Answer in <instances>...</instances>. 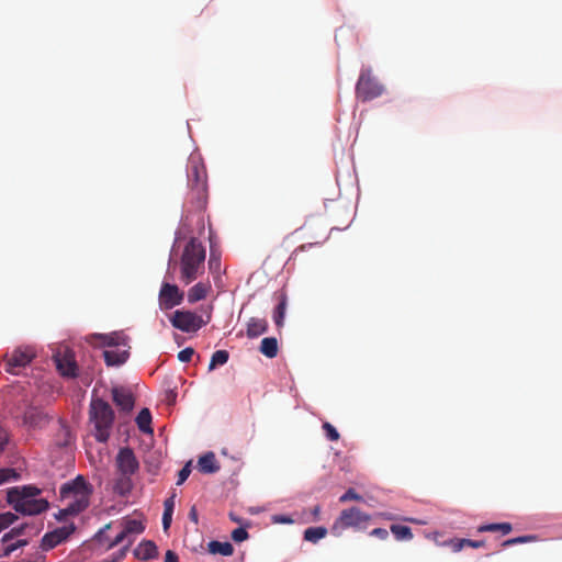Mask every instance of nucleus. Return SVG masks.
<instances>
[{"label":"nucleus","mask_w":562,"mask_h":562,"mask_svg":"<svg viewBox=\"0 0 562 562\" xmlns=\"http://www.w3.org/2000/svg\"><path fill=\"white\" fill-rule=\"evenodd\" d=\"M191 464L192 462L189 461L178 473V480L177 485H181L186 482V480L189 477L191 473Z\"/></svg>","instance_id":"nucleus-44"},{"label":"nucleus","mask_w":562,"mask_h":562,"mask_svg":"<svg viewBox=\"0 0 562 562\" xmlns=\"http://www.w3.org/2000/svg\"><path fill=\"white\" fill-rule=\"evenodd\" d=\"M97 337L101 340V345L103 346L113 347L120 344V336L117 334L98 335Z\"/></svg>","instance_id":"nucleus-38"},{"label":"nucleus","mask_w":562,"mask_h":562,"mask_svg":"<svg viewBox=\"0 0 562 562\" xmlns=\"http://www.w3.org/2000/svg\"><path fill=\"white\" fill-rule=\"evenodd\" d=\"M205 249L201 243L192 238L184 247L181 257V280L189 284L194 281L203 269Z\"/></svg>","instance_id":"nucleus-3"},{"label":"nucleus","mask_w":562,"mask_h":562,"mask_svg":"<svg viewBox=\"0 0 562 562\" xmlns=\"http://www.w3.org/2000/svg\"><path fill=\"white\" fill-rule=\"evenodd\" d=\"M190 516H191V518H192L193 520H195V521H196V514H195V509H194V508H192V509H191V512H190Z\"/></svg>","instance_id":"nucleus-56"},{"label":"nucleus","mask_w":562,"mask_h":562,"mask_svg":"<svg viewBox=\"0 0 562 562\" xmlns=\"http://www.w3.org/2000/svg\"><path fill=\"white\" fill-rule=\"evenodd\" d=\"M112 397L115 405L124 412L133 409L135 400L132 392L123 386H115L112 389Z\"/></svg>","instance_id":"nucleus-15"},{"label":"nucleus","mask_w":562,"mask_h":562,"mask_svg":"<svg viewBox=\"0 0 562 562\" xmlns=\"http://www.w3.org/2000/svg\"><path fill=\"white\" fill-rule=\"evenodd\" d=\"M90 418L94 424L95 439L105 442L114 422V412L110 404L101 398L92 400L90 404Z\"/></svg>","instance_id":"nucleus-4"},{"label":"nucleus","mask_w":562,"mask_h":562,"mask_svg":"<svg viewBox=\"0 0 562 562\" xmlns=\"http://www.w3.org/2000/svg\"><path fill=\"white\" fill-rule=\"evenodd\" d=\"M210 319V315H207L206 319H203L202 316L194 312L184 310H177L169 317L171 325L183 333H195L205 326Z\"/></svg>","instance_id":"nucleus-8"},{"label":"nucleus","mask_w":562,"mask_h":562,"mask_svg":"<svg viewBox=\"0 0 562 562\" xmlns=\"http://www.w3.org/2000/svg\"><path fill=\"white\" fill-rule=\"evenodd\" d=\"M323 429L325 431V435L326 437L330 440V441H337L339 440V432L337 431V429L328 422H325L323 424Z\"/></svg>","instance_id":"nucleus-41"},{"label":"nucleus","mask_w":562,"mask_h":562,"mask_svg":"<svg viewBox=\"0 0 562 562\" xmlns=\"http://www.w3.org/2000/svg\"><path fill=\"white\" fill-rule=\"evenodd\" d=\"M133 488L131 477H124V474H120L114 484V492L121 496L127 495Z\"/></svg>","instance_id":"nucleus-26"},{"label":"nucleus","mask_w":562,"mask_h":562,"mask_svg":"<svg viewBox=\"0 0 562 562\" xmlns=\"http://www.w3.org/2000/svg\"><path fill=\"white\" fill-rule=\"evenodd\" d=\"M272 521L276 524H292L293 519L285 515H274Z\"/></svg>","instance_id":"nucleus-50"},{"label":"nucleus","mask_w":562,"mask_h":562,"mask_svg":"<svg viewBox=\"0 0 562 562\" xmlns=\"http://www.w3.org/2000/svg\"><path fill=\"white\" fill-rule=\"evenodd\" d=\"M54 361L58 372L63 376L76 378L78 375V367L75 360V355L71 350H59L54 355Z\"/></svg>","instance_id":"nucleus-11"},{"label":"nucleus","mask_w":562,"mask_h":562,"mask_svg":"<svg viewBox=\"0 0 562 562\" xmlns=\"http://www.w3.org/2000/svg\"><path fill=\"white\" fill-rule=\"evenodd\" d=\"M35 357L36 351L32 346H19L4 356L3 368L5 372L18 375Z\"/></svg>","instance_id":"nucleus-7"},{"label":"nucleus","mask_w":562,"mask_h":562,"mask_svg":"<svg viewBox=\"0 0 562 562\" xmlns=\"http://www.w3.org/2000/svg\"><path fill=\"white\" fill-rule=\"evenodd\" d=\"M136 424L138 429L144 434H153V428L150 426L151 424V414L148 408H143L137 417H136Z\"/></svg>","instance_id":"nucleus-23"},{"label":"nucleus","mask_w":562,"mask_h":562,"mask_svg":"<svg viewBox=\"0 0 562 562\" xmlns=\"http://www.w3.org/2000/svg\"><path fill=\"white\" fill-rule=\"evenodd\" d=\"M362 496L360 494H358L353 488H349L340 497H339V502L340 503H346V502H349V501H357V502H360L362 501Z\"/></svg>","instance_id":"nucleus-43"},{"label":"nucleus","mask_w":562,"mask_h":562,"mask_svg":"<svg viewBox=\"0 0 562 562\" xmlns=\"http://www.w3.org/2000/svg\"><path fill=\"white\" fill-rule=\"evenodd\" d=\"M325 527H310L304 531V540L316 543L327 535Z\"/></svg>","instance_id":"nucleus-29"},{"label":"nucleus","mask_w":562,"mask_h":562,"mask_svg":"<svg viewBox=\"0 0 562 562\" xmlns=\"http://www.w3.org/2000/svg\"><path fill=\"white\" fill-rule=\"evenodd\" d=\"M391 532L397 540H411L413 538L412 529L404 525H392Z\"/></svg>","instance_id":"nucleus-30"},{"label":"nucleus","mask_w":562,"mask_h":562,"mask_svg":"<svg viewBox=\"0 0 562 562\" xmlns=\"http://www.w3.org/2000/svg\"><path fill=\"white\" fill-rule=\"evenodd\" d=\"M132 543L133 540H128V543H124L117 552H115L111 558L104 560L103 562H122L125 559Z\"/></svg>","instance_id":"nucleus-33"},{"label":"nucleus","mask_w":562,"mask_h":562,"mask_svg":"<svg viewBox=\"0 0 562 562\" xmlns=\"http://www.w3.org/2000/svg\"><path fill=\"white\" fill-rule=\"evenodd\" d=\"M7 442H8V434L2 427H0V452L4 449Z\"/></svg>","instance_id":"nucleus-53"},{"label":"nucleus","mask_w":562,"mask_h":562,"mask_svg":"<svg viewBox=\"0 0 562 562\" xmlns=\"http://www.w3.org/2000/svg\"><path fill=\"white\" fill-rule=\"evenodd\" d=\"M112 526V522L106 524L103 528H101L93 537V540L98 543L101 550H103V544L111 541L106 536L105 531L109 530Z\"/></svg>","instance_id":"nucleus-35"},{"label":"nucleus","mask_w":562,"mask_h":562,"mask_svg":"<svg viewBox=\"0 0 562 562\" xmlns=\"http://www.w3.org/2000/svg\"><path fill=\"white\" fill-rule=\"evenodd\" d=\"M76 515H77L76 513H70V510H68V505L66 504V506L64 508H61L55 515V517H56L57 520H64L68 516H76Z\"/></svg>","instance_id":"nucleus-49"},{"label":"nucleus","mask_w":562,"mask_h":562,"mask_svg":"<svg viewBox=\"0 0 562 562\" xmlns=\"http://www.w3.org/2000/svg\"><path fill=\"white\" fill-rule=\"evenodd\" d=\"M513 530V526L509 522H497V524H487L482 525L477 528L479 532H501L502 535H508Z\"/></svg>","instance_id":"nucleus-24"},{"label":"nucleus","mask_w":562,"mask_h":562,"mask_svg":"<svg viewBox=\"0 0 562 562\" xmlns=\"http://www.w3.org/2000/svg\"><path fill=\"white\" fill-rule=\"evenodd\" d=\"M229 355L226 350H217L212 355L209 370H214L217 366H223L227 362Z\"/></svg>","instance_id":"nucleus-31"},{"label":"nucleus","mask_w":562,"mask_h":562,"mask_svg":"<svg viewBox=\"0 0 562 562\" xmlns=\"http://www.w3.org/2000/svg\"><path fill=\"white\" fill-rule=\"evenodd\" d=\"M158 301L161 310H171L182 303L183 293L176 284L165 282L161 284Z\"/></svg>","instance_id":"nucleus-12"},{"label":"nucleus","mask_w":562,"mask_h":562,"mask_svg":"<svg viewBox=\"0 0 562 562\" xmlns=\"http://www.w3.org/2000/svg\"><path fill=\"white\" fill-rule=\"evenodd\" d=\"M259 351L269 359H273L278 356L279 345L274 337H266L261 340Z\"/></svg>","instance_id":"nucleus-19"},{"label":"nucleus","mask_w":562,"mask_h":562,"mask_svg":"<svg viewBox=\"0 0 562 562\" xmlns=\"http://www.w3.org/2000/svg\"><path fill=\"white\" fill-rule=\"evenodd\" d=\"M209 552L212 554H220L223 557H229L234 552V548L229 542H220L216 540L210 541L207 544Z\"/></svg>","instance_id":"nucleus-21"},{"label":"nucleus","mask_w":562,"mask_h":562,"mask_svg":"<svg viewBox=\"0 0 562 562\" xmlns=\"http://www.w3.org/2000/svg\"><path fill=\"white\" fill-rule=\"evenodd\" d=\"M383 91V86L373 77L371 69H362L356 85L357 98L367 102L380 97Z\"/></svg>","instance_id":"nucleus-9"},{"label":"nucleus","mask_w":562,"mask_h":562,"mask_svg":"<svg viewBox=\"0 0 562 562\" xmlns=\"http://www.w3.org/2000/svg\"><path fill=\"white\" fill-rule=\"evenodd\" d=\"M18 519V516L13 513L7 512L0 514V532L11 526L15 520Z\"/></svg>","instance_id":"nucleus-37"},{"label":"nucleus","mask_w":562,"mask_h":562,"mask_svg":"<svg viewBox=\"0 0 562 562\" xmlns=\"http://www.w3.org/2000/svg\"><path fill=\"white\" fill-rule=\"evenodd\" d=\"M187 202L193 211H203L207 205V172L203 159L198 154L190 155L187 164Z\"/></svg>","instance_id":"nucleus-1"},{"label":"nucleus","mask_w":562,"mask_h":562,"mask_svg":"<svg viewBox=\"0 0 562 562\" xmlns=\"http://www.w3.org/2000/svg\"><path fill=\"white\" fill-rule=\"evenodd\" d=\"M19 474L14 469H1L0 470V485L10 482L11 480H16Z\"/></svg>","instance_id":"nucleus-40"},{"label":"nucleus","mask_w":562,"mask_h":562,"mask_svg":"<svg viewBox=\"0 0 562 562\" xmlns=\"http://www.w3.org/2000/svg\"><path fill=\"white\" fill-rule=\"evenodd\" d=\"M24 529H25V526H20V527L12 528L9 532H7L2 537V539H1L2 544L7 543V542H10L13 538L23 535Z\"/></svg>","instance_id":"nucleus-42"},{"label":"nucleus","mask_w":562,"mask_h":562,"mask_svg":"<svg viewBox=\"0 0 562 562\" xmlns=\"http://www.w3.org/2000/svg\"><path fill=\"white\" fill-rule=\"evenodd\" d=\"M288 305V297L284 293L280 295L279 303L273 312V321L278 328H281L284 324V316Z\"/></svg>","instance_id":"nucleus-22"},{"label":"nucleus","mask_w":562,"mask_h":562,"mask_svg":"<svg viewBox=\"0 0 562 562\" xmlns=\"http://www.w3.org/2000/svg\"><path fill=\"white\" fill-rule=\"evenodd\" d=\"M229 516L234 521L240 522V519H238L237 516H234L233 514H229Z\"/></svg>","instance_id":"nucleus-57"},{"label":"nucleus","mask_w":562,"mask_h":562,"mask_svg":"<svg viewBox=\"0 0 562 562\" xmlns=\"http://www.w3.org/2000/svg\"><path fill=\"white\" fill-rule=\"evenodd\" d=\"M193 355H194V349L191 347H187V348L182 349L181 351H179L178 359L181 362H189L192 359Z\"/></svg>","instance_id":"nucleus-46"},{"label":"nucleus","mask_w":562,"mask_h":562,"mask_svg":"<svg viewBox=\"0 0 562 562\" xmlns=\"http://www.w3.org/2000/svg\"><path fill=\"white\" fill-rule=\"evenodd\" d=\"M171 520H172V514L164 512V514H162V527H164L165 531H167L170 528Z\"/></svg>","instance_id":"nucleus-52"},{"label":"nucleus","mask_w":562,"mask_h":562,"mask_svg":"<svg viewBox=\"0 0 562 562\" xmlns=\"http://www.w3.org/2000/svg\"><path fill=\"white\" fill-rule=\"evenodd\" d=\"M210 290H211V285L209 283L199 282V283L194 284L188 291V302L195 303L198 301L205 299Z\"/></svg>","instance_id":"nucleus-18"},{"label":"nucleus","mask_w":562,"mask_h":562,"mask_svg":"<svg viewBox=\"0 0 562 562\" xmlns=\"http://www.w3.org/2000/svg\"><path fill=\"white\" fill-rule=\"evenodd\" d=\"M199 471L202 473H215L220 470V465L217 464L215 454L213 452H207L199 458L198 461Z\"/></svg>","instance_id":"nucleus-17"},{"label":"nucleus","mask_w":562,"mask_h":562,"mask_svg":"<svg viewBox=\"0 0 562 562\" xmlns=\"http://www.w3.org/2000/svg\"><path fill=\"white\" fill-rule=\"evenodd\" d=\"M27 544V540H18L16 542H12V543H4L3 546V552L0 554V557H3V558H7L9 557L13 551H15L18 548L20 547H23V546H26Z\"/></svg>","instance_id":"nucleus-36"},{"label":"nucleus","mask_w":562,"mask_h":562,"mask_svg":"<svg viewBox=\"0 0 562 562\" xmlns=\"http://www.w3.org/2000/svg\"><path fill=\"white\" fill-rule=\"evenodd\" d=\"M18 493L23 498H36L41 494V490L34 485H25L22 487H18Z\"/></svg>","instance_id":"nucleus-34"},{"label":"nucleus","mask_w":562,"mask_h":562,"mask_svg":"<svg viewBox=\"0 0 562 562\" xmlns=\"http://www.w3.org/2000/svg\"><path fill=\"white\" fill-rule=\"evenodd\" d=\"M50 419L52 417L43 409L29 406L22 415V425L29 429H42Z\"/></svg>","instance_id":"nucleus-14"},{"label":"nucleus","mask_w":562,"mask_h":562,"mask_svg":"<svg viewBox=\"0 0 562 562\" xmlns=\"http://www.w3.org/2000/svg\"><path fill=\"white\" fill-rule=\"evenodd\" d=\"M176 494L173 493L170 497L164 502V512L173 514Z\"/></svg>","instance_id":"nucleus-47"},{"label":"nucleus","mask_w":562,"mask_h":562,"mask_svg":"<svg viewBox=\"0 0 562 562\" xmlns=\"http://www.w3.org/2000/svg\"><path fill=\"white\" fill-rule=\"evenodd\" d=\"M451 546H452V550H453L454 552H459V551H461V550L463 549V547H465V544H464V542H463V539L458 540V541H457V542H454V543H451Z\"/></svg>","instance_id":"nucleus-55"},{"label":"nucleus","mask_w":562,"mask_h":562,"mask_svg":"<svg viewBox=\"0 0 562 562\" xmlns=\"http://www.w3.org/2000/svg\"><path fill=\"white\" fill-rule=\"evenodd\" d=\"M71 440H72V436H71L70 429L66 425L60 424V426L56 432V438H55L56 445L58 447H67L71 443Z\"/></svg>","instance_id":"nucleus-27"},{"label":"nucleus","mask_w":562,"mask_h":562,"mask_svg":"<svg viewBox=\"0 0 562 562\" xmlns=\"http://www.w3.org/2000/svg\"><path fill=\"white\" fill-rule=\"evenodd\" d=\"M10 414H11V416H12V417H15V418H18V417H19V415H18V412H16V411H11V412H10Z\"/></svg>","instance_id":"nucleus-58"},{"label":"nucleus","mask_w":562,"mask_h":562,"mask_svg":"<svg viewBox=\"0 0 562 562\" xmlns=\"http://www.w3.org/2000/svg\"><path fill=\"white\" fill-rule=\"evenodd\" d=\"M370 520L371 516L369 514L362 512L356 506H352L340 512L330 530L335 536H340L344 530L349 528L360 531L367 529Z\"/></svg>","instance_id":"nucleus-5"},{"label":"nucleus","mask_w":562,"mask_h":562,"mask_svg":"<svg viewBox=\"0 0 562 562\" xmlns=\"http://www.w3.org/2000/svg\"><path fill=\"white\" fill-rule=\"evenodd\" d=\"M115 463L119 473L124 474V477H131L139 469V462L136 459L134 451L128 447L120 449Z\"/></svg>","instance_id":"nucleus-10"},{"label":"nucleus","mask_w":562,"mask_h":562,"mask_svg":"<svg viewBox=\"0 0 562 562\" xmlns=\"http://www.w3.org/2000/svg\"><path fill=\"white\" fill-rule=\"evenodd\" d=\"M134 554L137 559L150 560L157 557L158 549L155 542L150 540H144L136 547Z\"/></svg>","instance_id":"nucleus-16"},{"label":"nucleus","mask_w":562,"mask_h":562,"mask_svg":"<svg viewBox=\"0 0 562 562\" xmlns=\"http://www.w3.org/2000/svg\"><path fill=\"white\" fill-rule=\"evenodd\" d=\"M122 526L125 530V533H127L131 538L133 535H140L145 530L144 524L137 519H126L122 522Z\"/></svg>","instance_id":"nucleus-28"},{"label":"nucleus","mask_w":562,"mask_h":562,"mask_svg":"<svg viewBox=\"0 0 562 562\" xmlns=\"http://www.w3.org/2000/svg\"><path fill=\"white\" fill-rule=\"evenodd\" d=\"M165 562H179L177 553L168 550L165 555Z\"/></svg>","instance_id":"nucleus-54"},{"label":"nucleus","mask_w":562,"mask_h":562,"mask_svg":"<svg viewBox=\"0 0 562 562\" xmlns=\"http://www.w3.org/2000/svg\"><path fill=\"white\" fill-rule=\"evenodd\" d=\"M232 539L235 542H241V541L246 540V526L245 525H240L238 528L233 530Z\"/></svg>","instance_id":"nucleus-45"},{"label":"nucleus","mask_w":562,"mask_h":562,"mask_svg":"<svg viewBox=\"0 0 562 562\" xmlns=\"http://www.w3.org/2000/svg\"><path fill=\"white\" fill-rule=\"evenodd\" d=\"M7 502L15 512L30 516L42 514L49 506L48 502L44 498H23L18 493V487L8 491Z\"/></svg>","instance_id":"nucleus-6"},{"label":"nucleus","mask_w":562,"mask_h":562,"mask_svg":"<svg viewBox=\"0 0 562 562\" xmlns=\"http://www.w3.org/2000/svg\"><path fill=\"white\" fill-rule=\"evenodd\" d=\"M463 542L465 546L471 548H482L485 546V542L483 540H470V539H463Z\"/></svg>","instance_id":"nucleus-51"},{"label":"nucleus","mask_w":562,"mask_h":562,"mask_svg":"<svg viewBox=\"0 0 562 562\" xmlns=\"http://www.w3.org/2000/svg\"><path fill=\"white\" fill-rule=\"evenodd\" d=\"M59 493L61 502L68 505V510L80 514L88 508L93 487L82 475H78L63 484Z\"/></svg>","instance_id":"nucleus-2"},{"label":"nucleus","mask_w":562,"mask_h":562,"mask_svg":"<svg viewBox=\"0 0 562 562\" xmlns=\"http://www.w3.org/2000/svg\"><path fill=\"white\" fill-rule=\"evenodd\" d=\"M128 540L134 541V539L131 538L127 533H125L124 529H122V531L114 539L103 544V551H109L124 542L128 543Z\"/></svg>","instance_id":"nucleus-32"},{"label":"nucleus","mask_w":562,"mask_h":562,"mask_svg":"<svg viewBox=\"0 0 562 562\" xmlns=\"http://www.w3.org/2000/svg\"><path fill=\"white\" fill-rule=\"evenodd\" d=\"M76 530L74 524L56 528L53 531L45 533L41 541V548L48 551L64 542Z\"/></svg>","instance_id":"nucleus-13"},{"label":"nucleus","mask_w":562,"mask_h":562,"mask_svg":"<svg viewBox=\"0 0 562 562\" xmlns=\"http://www.w3.org/2000/svg\"><path fill=\"white\" fill-rule=\"evenodd\" d=\"M318 512H319V507H318V506H316V507L314 508V512H313V513H314L315 515H317V514H318Z\"/></svg>","instance_id":"nucleus-59"},{"label":"nucleus","mask_w":562,"mask_h":562,"mask_svg":"<svg viewBox=\"0 0 562 562\" xmlns=\"http://www.w3.org/2000/svg\"><path fill=\"white\" fill-rule=\"evenodd\" d=\"M267 329L268 323L266 319L252 317L248 321V336H259L266 333Z\"/></svg>","instance_id":"nucleus-25"},{"label":"nucleus","mask_w":562,"mask_h":562,"mask_svg":"<svg viewBox=\"0 0 562 562\" xmlns=\"http://www.w3.org/2000/svg\"><path fill=\"white\" fill-rule=\"evenodd\" d=\"M533 540H536L535 536H520V537H516V538H512V539L505 540L502 543V546L506 548V547H510V546H514V544L531 542Z\"/></svg>","instance_id":"nucleus-39"},{"label":"nucleus","mask_w":562,"mask_h":562,"mask_svg":"<svg viewBox=\"0 0 562 562\" xmlns=\"http://www.w3.org/2000/svg\"><path fill=\"white\" fill-rule=\"evenodd\" d=\"M104 361L108 366H121L128 358L127 350H104L103 351Z\"/></svg>","instance_id":"nucleus-20"},{"label":"nucleus","mask_w":562,"mask_h":562,"mask_svg":"<svg viewBox=\"0 0 562 562\" xmlns=\"http://www.w3.org/2000/svg\"><path fill=\"white\" fill-rule=\"evenodd\" d=\"M370 536L385 540L389 537V531L384 528H375L370 532Z\"/></svg>","instance_id":"nucleus-48"}]
</instances>
